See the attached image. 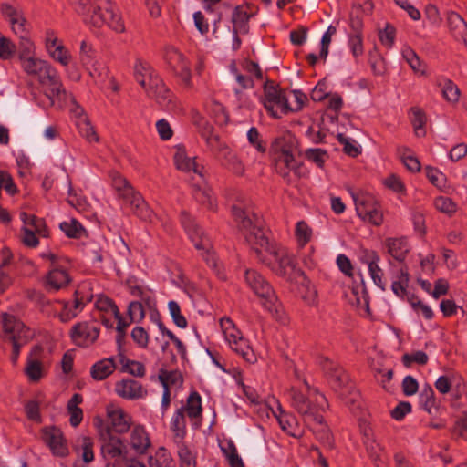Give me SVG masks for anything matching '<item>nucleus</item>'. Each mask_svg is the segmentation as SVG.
<instances>
[{
	"mask_svg": "<svg viewBox=\"0 0 467 467\" xmlns=\"http://www.w3.org/2000/svg\"><path fill=\"white\" fill-rule=\"evenodd\" d=\"M232 215L238 230L260 262L268 265L280 276L285 275L288 269L294 268L292 254L285 247L268 240L263 220L254 213L247 198H236L232 205Z\"/></svg>",
	"mask_w": 467,
	"mask_h": 467,
	"instance_id": "obj_1",
	"label": "nucleus"
},
{
	"mask_svg": "<svg viewBox=\"0 0 467 467\" xmlns=\"http://www.w3.org/2000/svg\"><path fill=\"white\" fill-rule=\"evenodd\" d=\"M287 395L291 407L302 417L304 423L317 437L320 440H329V430L321 414L327 403L326 397L317 389H314L307 397L295 388H292Z\"/></svg>",
	"mask_w": 467,
	"mask_h": 467,
	"instance_id": "obj_2",
	"label": "nucleus"
},
{
	"mask_svg": "<svg viewBox=\"0 0 467 467\" xmlns=\"http://www.w3.org/2000/svg\"><path fill=\"white\" fill-rule=\"evenodd\" d=\"M244 281L247 286L259 298L261 306L278 322L285 324L287 317L274 288L256 270L246 269Z\"/></svg>",
	"mask_w": 467,
	"mask_h": 467,
	"instance_id": "obj_3",
	"label": "nucleus"
},
{
	"mask_svg": "<svg viewBox=\"0 0 467 467\" xmlns=\"http://www.w3.org/2000/svg\"><path fill=\"white\" fill-rule=\"evenodd\" d=\"M87 5L78 11L84 16L85 24L98 28L107 25L117 33L125 31L120 14L109 0H88Z\"/></svg>",
	"mask_w": 467,
	"mask_h": 467,
	"instance_id": "obj_4",
	"label": "nucleus"
},
{
	"mask_svg": "<svg viewBox=\"0 0 467 467\" xmlns=\"http://www.w3.org/2000/svg\"><path fill=\"white\" fill-rule=\"evenodd\" d=\"M181 223L190 240L194 247L200 251V254L206 264L220 279H225L224 268L213 249L212 241L209 236L195 223L194 219L186 211H182L181 213Z\"/></svg>",
	"mask_w": 467,
	"mask_h": 467,
	"instance_id": "obj_5",
	"label": "nucleus"
},
{
	"mask_svg": "<svg viewBox=\"0 0 467 467\" xmlns=\"http://www.w3.org/2000/svg\"><path fill=\"white\" fill-rule=\"evenodd\" d=\"M136 81L144 89L146 95L154 99L161 107H169L172 95L163 80L150 64L137 59L133 67Z\"/></svg>",
	"mask_w": 467,
	"mask_h": 467,
	"instance_id": "obj_6",
	"label": "nucleus"
},
{
	"mask_svg": "<svg viewBox=\"0 0 467 467\" xmlns=\"http://www.w3.org/2000/svg\"><path fill=\"white\" fill-rule=\"evenodd\" d=\"M94 425L101 441L100 451L106 462L105 467H123V461L128 457V449L124 441L113 434L109 427H103L101 418H95Z\"/></svg>",
	"mask_w": 467,
	"mask_h": 467,
	"instance_id": "obj_7",
	"label": "nucleus"
},
{
	"mask_svg": "<svg viewBox=\"0 0 467 467\" xmlns=\"http://www.w3.org/2000/svg\"><path fill=\"white\" fill-rule=\"evenodd\" d=\"M113 188L118 192L120 198L125 201L131 212L143 221H151L153 212L148 206L140 193L135 192L129 182L119 172L110 173Z\"/></svg>",
	"mask_w": 467,
	"mask_h": 467,
	"instance_id": "obj_8",
	"label": "nucleus"
},
{
	"mask_svg": "<svg viewBox=\"0 0 467 467\" xmlns=\"http://www.w3.org/2000/svg\"><path fill=\"white\" fill-rule=\"evenodd\" d=\"M38 82L53 106L62 108L69 102H76L72 94L65 89L58 71L53 66L38 79Z\"/></svg>",
	"mask_w": 467,
	"mask_h": 467,
	"instance_id": "obj_9",
	"label": "nucleus"
},
{
	"mask_svg": "<svg viewBox=\"0 0 467 467\" xmlns=\"http://www.w3.org/2000/svg\"><path fill=\"white\" fill-rule=\"evenodd\" d=\"M289 99L287 93L275 86L273 82L265 84L262 103L273 118L279 119L289 113Z\"/></svg>",
	"mask_w": 467,
	"mask_h": 467,
	"instance_id": "obj_10",
	"label": "nucleus"
},
{
	"mask_svg": "<svg viewBox=\"0 0 467 467\" xmlns=\"http://www.w3.org/2000/svg\"><path fill=\"white\" fill-rule=\"evenodd\" d=\"M32 336L30 329L15 316L7 313L0 316V337L4 340L28 342Z\"/></svg>",
	"mask_w": 467,
	"mask_h": 467,
	"instance_id": "obj_11",
	"label": "nucleus"
},
{
	"mask_svg": "<svg viewBox=\"0 0 467 467\" xmlns=\"http://www.w3.org/2000/svg\"><path fill=\"white\" fill-rule=\"evenodd\" d=\"M317 362L329 378L330 384L335 391L341 396L350 391L352 387L349 385L348 376L341 367L323 356L317 358Z\"/></svg>",
	"mask_w": 467,
	"mask_h": 467,
	"instance_id": "obj_12",
	"label": "nucleus"
},
{
	"mask_svg": "<svg viewBox=\"0 0 467 467\" xmlns=\"http://www.w3.org/2000/svg\"><path fill=\"white\" fill-rule=\"evenodd\" d=\"M41 439L55 457L65 458L69 454L67 441L63 431L56 426H45L40 431Z\"/></svg>",
	"mask_w": 467,
	"mask_h": 467,
	"instance_id": "obj_13",
	"label": "nucleus"
},
{
	"mask_svg": "<svg viewBox=\"0 0 467 467\" xmlns=\"http://www.w3.org/2000/svg\"><path fill=\"white\" fill-rule=\"evenodd\" d=\"M100 333V327L94 321H82L70 329V337L76 346L88 348L93 345Z\"/></svg>",
	"mask_w": 467,
	"mask_h": 467,
	"instance_id": "obj_14",
	"label": "nucleus"
},
{
	"mask_svg": "<svg viewBox=\"0 0 467 467\" xmlns=\"http://www.w3.org/2000/svg\"><path fill=\"white\" fill-rule=\"evenodd\" d=\"M106 413L109 420V425L103 423V427H109L110 431H114L119 434H124L130 429L132 417L119 406L109 404L106 407Z\"/></svg>",
	"mask_w": 467,
	"mask_h": 467,
	"instance_id": "obj_15",
	"label": "nucleus"
},
{
	"mask_svg": "<svg viewBox=\"0 0 467 467\" xmlns=\"http://www.w3.org/2000/svg\"><path fill=\"white\" fill-rule=\"evenodd\" d=\"M274 162L275 171L288 182H291V173L296 177L304 175L302 163L294 154L274 156Z\"/></svg>",
	"mask_w": 467,
	"mask_h": 467,
	"instance_id": "obj_16",
	"label": "nucleus"
},
{
	"mask_svg": "<svg viewBox=\"0 0 467 467\" xmlns=\"http://www.w3.org/2000/svg\"><path fill=\"white\" fill-rule=\"evenodd\" d=\"M116 394L125 400H133L142 399L147 396V389L137 380L124 379L115 383Z\"/></svg>",
	"mask_w": 467,
	"mask_h": 467,
	"instance_id": "obj_17",
	"label": "nucleus"
},
{
	"mask_svg": "<svg viewBox=\"0 0 467 467\" xmlns=\"http://www.w3.org/2000/svg\"><path fill=\"white\" fill-rule=\"evenodd\" d=\"M174 163L176 168L183 172H193L196 178L203 181L204 168L202 165H199L195 161V158H190L182 149H178L174 155Z\"/></svg>",
	"mask_w": 467,
	"mask_h": 467,
	"instance_id": "obj_18",
	"label": "nucleus"
},
{
	"mask_svg": "<svg viewBox=\"0 0 467 467\" xmlns=\"http://www.w3.org/2000/svg\"><path fill=\"white\" fill-rule=\"evenodd\" d=\"M130 445L137 454H145L151 442L144 426L138 424L133 426L130 433Z\"/></svg>",
	"mask_w": 467,
	"mask_h": 467,
	"instance_id": "obj_19",
	"label": "nucleus"
},
{
	"mask_svg": "<svg viewBox=\"0 0 467 467\" xmlns=\"http://www.w3.org/2000/svg\"><path fill=\"white\" fill-rule=\"evenodd\" d=\"M71 278L66 269L54 266L46 275L45 286L47 291L56 292L67 286Z\"/></svg>",
	"mask_w": 467,
	"mask_h": 467,
	"instance_id": "obj_20",
	"label": "nucleus"
},
{
	"mask_svg": "<svg viewBox=\"0 0 467 467\" xmlns=\"http://www.w3.org/2000/svg\"><path fill=\"white\" fill-rule=\"evenodd\" d=\"M279 414H275V418L281 429L293 437H300L303 435V428L298 422L296 417L289 412H285L281 407L278 408Z\"/></svg>",
	"mask_w": 467,
	"mask_h": 467,
	"instance_id": "obj_21",
	"label": "nucleus"
},
{
	"mask_svg": "<svg viewBox=\"0 0 467 467\" xmlns=\"http://www.w3.org/2000/svg\"><path fill=\"white\" fill-rule=\"evenodd\" d=\"M296 148L297 140L291 132L277 137L272 144L274 156L294 154Z\"/></svg>",
	"mask_w": 467,
	"mask_h": 467,
	"instance_id": "obj_22",
	"label": "nucleus"
},
{
	"mask_svg": "<svg viewBox=\"0 0 467 467\" xmlns=\"http://www.w3.org/2000/svg\"><path fill=\"white\" fill-rule=\"evenodd\" d=\"M385 245L389 254L399 262H403L410 252V245L405 238H388Z\"/></svg>",
	"mask_w": 467,
	"mask_h": 467,
	"instance_id": "obj_23",
	"label": "nucleus"
},
{
	"mask_svg": "<svg viewBox=\"0 0 467 467\" xmlns=\"http://www.w3.org/2000/svg\"><path fill=\"white\" fill-rule=\"evenodd\" d=\"M180 409H183V413L187 414L192 420L195 421L194 424L198 425L202 413L200 394L196 391L192 392L187 398L186 404Z\"/></svg>",
	"mask_w": 467,
	"mask_h": 467,
	"instance_id": "obj_24",
	"label": "nucleus"
},
{
	"mask_svg": "<svg viewBox=\"0 0 467 467\" xmlns=\"http://www.w3.org/2000/svg\"><path fill=\"white\" fill-rule=\"evenodd\" d=\"M23 70L30 76H35L37 80L48 70L52 66L47 61L38 57H31L20 61Z\"/></svg>",
	"mask_w": 467,
	"mask_h": 467,
	"instance_id": "obj_25",
	"label": "nucleus"
},
{
	"mask_svg": "<svg viewBox=\"0 0 467 467\" xmlns=\"http://www.w3.org/2000/svg\"><path fill=\"white\" fill-rule=\"evenodd\" d=\"M193 197L195 200L205 205L207 208L213 210L214 208L213 197L212 190L206 185L205 180L202 181L197 179L196 182L192 183Z\"/></svg>",
	"mask_w": 467,
	"mask_h": 467,
	"instance_id": "obj_26",
	"label": "nucleus"
},
{
	"mask_svg": "<svg viewBox=\"0 0 467 467\" xmlns=\"http://www.w3.org/2000/svg\"><path fill=\"white\" fill-rule=\"evenodd\" d=\"M83 67L88 72L95 84L99 88H102L106 80L109 78V68L97 59L90 61V64L83 65Z\"/></svg>",
	"mask_w": 467,
	"mask_h": 467,
	"instance_id": "obj_27",
	"label": "nucleus"
},
{
	"mask_svg": "<svg viewBox=\"0 0 467 467\" xmlns=\"http://www.w3.org/2000/svg\"><path fill=\"white\" fill-rule=\"evenodd\" d=\"M447 23L455 39H466L467 23L458 13L454 11L449 12L447 14Z\"/></svg>",
	"mask_w": 467,
	"mask_h": 467,
	"instance_id": "obj_28",
	"label": "nucleus"
},
{
	"mask_svg": "<svg viewBox=\"0 0 467 467\" xmlns=\"http://www.w3.org/2000/svg\"><path fill=\"white\" fill-rule=\"evenodd\" d=\"M116 369L113 358H103L97 361L90 368V375L95 380H103L110 376Z\"/></svg>",
	"mask_w": 467,
	"mask_h": 467,
	"instance_id": "obj_29",
	"label": "nucleus"
},
{
	"mask_svg": "<svg viewBox=\"0 0 467 467\" xmlns=\"http://www.w3.org/2000/svg\"><path fill=\"white\" fill-rule=\"evenodd\" d=\"M20 219L23 222L22 230L27 229L44 237L47 235V225L42 218L22 212L20 213Z\"/></svg>",
	"mask_w": 467,
	"mask_h": 467,
	"instance_id": "obj_30",
	"label": "nucleus"
},
{
	"mask_svg": "<svg viewBox=\"0 0 467 467\" xmlns=\"http://www.w3.org/2000/svg\"><path fill=\"white\" fill-rule=\"evenodd\" d=\"M83 398L79 393H75L68 400L67 410L69 414V422L72 427H78L83 420V410L78 407Z\"/></svg>",
	"mask_w": 467,
	"mask_h": 467,
	"instance_id": "obj_31",
	"label": "nucleus"
},
{
	"mask_svg": "<svg viewBox=\"0 0 467 467\" xmlns=\"http://www.w3.org/2000/svg\"><path fill=\"white\" fill-rule=\"evenodd\" d=\"M171 430L174 434V440L181 443L186 435V420L183 409H178L171 420Z\"/></svg>",
	"mask_w": 467,
	"mask_h": 467,
	"instance_id": "obj_32",
	"label": "nucleus"
},
{
	"mask_svg": "<svg viewBox=\"0 0 467 467\" xmlns=\"http://www.w3.org/2000/svg\"><path fill=\"white\" fill-rule=\"evenodd\" d=\"M250 20V15L242 6H236L233 12L232 23L233 31L234 33L245 34L248 32V22Z\"/></svg>",
	"mask_w": 467,
	"mask_h": 467,
	"instance_id": "obj_33",
	"label": "nucleus"
},
{
	"mask_svg": "<svg viewBox=\"0 0 467 467\" xmlns=\"http://www.w3.org/2000/svg\"><path fill=\"white\" fill-rule=\"evenodd\" d=\"M79 112L78 120H77V127L78 129L79 133L83 138H85L88 142H98L99 141V136L96 133L93 126L91 125L88 119L84 115L83 109H78Z\"/></svg>",
	"mask_w": 467,
	"mask_h": 467,
	"instance_id": "obj_34",
	"label": "nucleus"
},
{
	"mask_svg": "<svg viewBox=\"0 0 467 467\" xmlns=\"http://www.w3.org/2000/svg\"><path fill=\"white\" fill-rule=\"evenodd\" d=\"M82 299L75 298L73 301L63 303V309L59 313V318L62 322H68L75 318L84 308Z\"/></svg>",
	"mask_w": 467,
	"mask_h": 467,
	"instance_id": "obj_35",
	"label": "nucleus"
},
{
	"mask_svg": "<svg viewBox=\"0 0 467 467\" xmlns=\"http://www.w3.org/2000/svg\"><path fill=\"white\" fill-rule=\"evenodd\" d=\"M351 195L355 203V208L358 215L366 214L365 211H367L368 209L369 210V208H371L377 203V201L374 198V196L368 192H352Z\"/></svg>",
	"mask_w": 467,
	"mask_h": 467,
	"instance_id": "obj_36",
	"label": "nucleus"
},
{
	"mask_svg": "<svg viewBox=\"0 0 467 467\" xmlns=\"http://www.w3.org/2000/svg\"><path fill=\"white\" fill-rule=\"evenodd\" d=\"M229 346L234 352L242 356V358L245 361L251 364L256 362L257 358L254 351L249 346L247 340L244 339L243 337H241L240 339L232 342L231 344H229Z\"/></svg>",
	"mask_w": 467,
	"mask_h": 467,
	"instance_id": "obj_37",
	"label": "nucleus"
},
{
	"mask_svg": "<svg viewBox=\"0 0 467 467\" xmlns=\"http://www.w3.org/2000/svg\"><path fill=\"white\" fill-rule=\"evenodd\" d=\"M119 364L121 372L129 373L133 377L142 378L145 376V366L137 360H132L123 355H119Z\"/></svg>",
	"mask_w": 467,
	"mask_h": 467,
	"instance_id": "obj_38",
	"label": "nucleus"
},
{
	"mask_svg": "<svg viewBox=\"0 0 467 467\" xmlns=\"http://www.w3.org/2000/svg\"><path fill=\"white\" fill-rule=\"evenodd\" d=\"M419 403L420 408L429 414H431L432 410L437 408L435 393L430 385L422 387L419 395Z\"/></svg>",
	"mask_w": 467,
	"mask_h": 467,
	"instance_id": "obj_39",
	"label": "nucleus"
},
{
	"mask_svg": "<svg viewBox=\"0 0 467 467\" xmlns=\"http://www.w3.org/2000/svg\"><path fill=\"white\" fill-rule=\"evenodd\" d=\"M165 59L172 70L175 72L189 65L184 56L174 47H167L164 54Z\"/></svg>",
	"mask_w": 467,
	"mask_h": 467,
	"instance_id": "obj_40",
	"label": "nucleus"
},
{
	"mask_svg": "<svg viewBox=\"0 0 467 467\" xmlns=\"http://www.w3.org/2000/svg\"><path fill=\"white\" fill-rule=\"evenodd\" d=\"M410 121L414 129V132L417 137H424L426 135L425 124L426 116L425 113L419 108H412L410 109Z\"/></svg>",
	"mask_w": 467,
	"mask_h": 467,
	"instance_id": "obj_41",
	"label": "nucleus"
},
{
	"mask_svg": "<svg viewBox=\"0 0 467 467\" xmlns=\"http://www.w3.org/2000/svg\"><path fill=\"white\" fill-rule=\"evenodd\" d=\"M402 57L415 73L425 75V67L420 59L419 56L411 47H404L402 49Z\"/></svg>",
	"mask_w": 467,
	"mask_h": 467,
	"instance_id": "obj_42",
	"label": "nucleus"
},
{
	"mask_svg": "<svg viewBox=\"0 0 467 467\" xmlns=\"http://www.w3.org/2000/svg\"><path fill=\"white\" fill-rule=\"evenodd\" d=\"M203 140L206 143L207 149L219 159L230 149L229 146L225 142L222 141L220 137L215 133Z\"/></svg>",
	"mask_w": 467,
	"mask_h": 467,
	"instance_id": "obj_43",
	"label": "nucleus"
},
{
	"mask_svg": "<svg viewBox=\"0 0 467 467\" xmlns=\"http://www.w3.org/2000/svg\"><path fill=\"white\" fill-rule=\"evenodd\" d=\"M410 282V275L405 268H400L398 280L393 281L391 284V290L393 293L403 298L407 295V287Z\"/></svg>",
	"mask_w": 467,
	"mask_h": 467,
	"instance_id": "obj_44",
	"label": "nucleus"
},
{
	"mask_svg": "<svg viewBox=\"0 0 467 467\" xmlns=\"http://www.w3.org/2000/svg\"><path fill=\"white\" fill-rule=\"evenodd\" d=\"M220 326L224 335V338L228 344H231L234 340L240 339L242 337L241 332L237 329L230 318L223 317L220 320Z\"/></svg>",
	"mask_w": 467,
	"mask_h": 467,
	"instance_id": "obj_45",
	"label": "nucleus"
},
{
	"mask_svg": "<svg viewBox=\"0 0 467 467\" xmlns=\"http://www.w3.org/2000/svg\"><path fill=\"white\" fill-rule=\"evenodd\" d=\"M159 380L161 381L164 389L165 388L170 389V387L171 386L179 387L183 382L182 374L177 370H161L159 375Z\"/></svg>",
	"mask_w": 467,
	"mask_h": 467,
	"instance_id": "obj_46",
	"label": "nucleus"
},
{
	"mask_svg": "<svg viewBox=\"0 0 467 467\" xmlns=\"http://www.w3.org/2000/svg\"><path fill=\"white\" fill-rule=\"evenodd\" d=\"M220 159L225 161L228 168L235 174L242 175L244 171V166L238 156L229 149Z\"/></svg>",
	"mask_w": 467,
	"mask_h": 467,
	"instance_id": "obj_47",
	"label": "nucleus"
},
{
	"mask_svg": "<svg viewBox=\"0 0 467 467\" xmlns=\"http://www.w3.org/2000/svg\"><path fill=\"white\" fill-rule=\"evenodd\" d=\"M192 123L197 128L198 132L202 139H205L214 133L213 125L198 112H194L192 114Z\"/></svg>",
	"mask_w": 467,
	"mask_h": 467,
	"instance_id": "obj_48",
	"label": "nucleus"
},
{
	"mask_svg": "<svg viewBox=\"0 0 467 467\" xmlns=\"http://www.w3.org/2000/svg\"><path fill=\"white\" fill-rule=\"evenodd\" d=\"M59 227L70 238H80L85 231L81 223L75 219L62 222Z\"/></svg>",
	"mask_w": 467,
	"mask_h": 467,
	"instance_id": "obj_49",
	"label": "nucleus"
},
{
	"mask_svg": "<svg viewBox=\"0 0 467 467\" xmlns=\"http://www.w3.org/2000/svg\"><path fill=\"white\" fill-rule=\"evenodd\" d=\"M366 214H359L358 217L364 222L379 226L383 223V213L377 202L374 206L365 211Z\"/></svg>",
	"mask_w": 467,
	"mask_h": 467,
	"instance_id": "obj_50",
	"label": "nucleus"
},
{
	"mask_svg": "<svg viewBox=\"0 0 467 467\" xmlns=\"http://www.w3.org/2000/svg\"><path fill=\"white\" fill-rule=\"evenodd\" d=\"M368 62L371 70L376 76H382L386 73V65L384 58L378 53L377 49L370 51L368 54Z\"/></svg>",
	"mask_w": 467,
	"mask_h": 467,
	"instance_id": "obj_51",
	"label": "nucleus"
},
{
	"mask_svg": "<svg viewBox=\"0 0 467 467\" xmlns=\"http://www.w3.org/2000/svg\"><path fill=\"white\" fill-rule=\"evenodd\" d=\"M379 262L380 261H375L373 264L368 266V269L373 283L382 291H385L386 283L384 281V272L379 265Z\"/></svg>",
	"mask_w": 467,
	"mask_h": 467,
	"instance_id": "obj_52",
	"label": "nucleus"
},
{
	"mask_svg": "<svg viewBox=\"0 0 467 467\" xmlns=\"http://www.w3.org/2000/svg\"><path fill=\"white\" fill-rule=\"evenodd\" d=\"M48 54L55 61L64 67L68 66L71 61V55L63 44H58L54 49L50 50Z\"/></svg>",
	"mask_w": 467,
	"mask_h": 467,
	"instance_id": "obj_53",
	"label": "nucleus"
},
{
	"mask_svg": "<svg viewBox=\"0 0 467 467\" xmlns=\"http://www.w3.org/2000/svg\"><path fill=\"white\" fill-rule=\"evenodd\" d=\"M96 307L99 312L109 314L110 316H118L119 308L115 303L107 296H99L96 301Z\"/></svg>",
	"mask_w": 467,
	"mask_h": 467,
	"instance_id": "obj_54",
	"label": "nucleus"
},
{
	"mask_svg": "<svg viewBox=\"0 0 467 467\" xmlns=\"http://www.w3.org/2000/svg\"><path fill=\"white\" fill-rule=\"evenodd\" d=\"M348 46L355 58L364 54L363 35L348 34Z\"/></svg>",
	"mask_w": 467,
	"mask_h": 467,
	"instance_id": "obj_55",
	"label": "nucleus"
},
{
	"mask_svg": "<svg viewBox=\"0 0 467 467\" xmlns=\"http://www.w3.org/2000/svg\"><path fill=\"white\" fill-rule=\"evenodd\" d=\"M442 95L447 101L455 103L459 100L460 89L451 79H444Z\"/></svg>",
	"mask_w": 467,
	"mask_h": 467,
	"instance_id": "obj_56",
	"label": "nucleus"
},
{
	"mask_svg": "<svg viewBox=\"0 0 467 467\" xmlns=\"http://www.w3.org/2000/svg\"><path fill=\"white\" fill-rule=\"evenodd\" d=\"M296 236L301 246L306 245L310 241L312 230L306 222L300 221L296 223Z\"/></svg>",
	"mask_w": 467,
	"mask_h": 467,
	"instance_id": "obj_57",
	"label": "nucleus"
},
{
	"mask_svg": "<svg viewBox=\"0 0 467 467\" xmlns=\"http://www.w3.org/2000/svg\"><path fill=\"white\" fill-rule=\"evenodd\" d=\"M337 140L343 146V150L346 154L356 157L360 153L359 147L354 140L339 133L337 134Z\"/></svg>",
	"mask_w": 467,
	"mask_h": 467,
	"instance_id": "obj_58",
	"label": "nucleus"
},
{
	"mask_svg": "<svg viewBox=\"0 0 467 467\" xmlns=\"http://www.w3.org/2000/svg\"><path fill=\"white\" fill-rule=\"evenodd\" d=\"M178 455L181 462V467H195V457L190 449L182 441L178 443Z\"/></svg>",
	"mask_w": 467,
	"mask_h": 467,
	"instance_id": "obj_59",
	"label": "nucleus"
},
{
	"mask_svg": "<svg viewBox=\"0 0 467 467\" xmlns=\"http://www.w3.org/2000/svg\"><path fill=\"white\" fill-rule=\"evenodd\" d=\"M396 29L390 24H386L385 27L379 32V41L388 48L392 47L395 42Z\"/></svg>",
	"mask_w": 467,
	"mask_h": 467,
	"instance_id": "obj_60",
	"label": "nucleus"
},
{
	"mask_svg": "<svg viewBox=\"0 0 467 467\" xmlns=\"http://www.w3.org/2000/svg\"><path fill=\"white\" fill-rule=\"evenodd\" d=\"M19 60H25L26 58L34 57V44L29 38V35L19 36Z\"/></svg>",
	"mask_w": 467,
	"mask_h": 467,
	"instance_id": "obj_61",
	"label": "nucleus"
},
{
	"mask_svg": "<svg viewBox=\"0 0 467 467\" xmlns=\"http://www.w3.org/2000/svg\"><path fill=\"white\" fill-rule=\"evenodd\" d=\"M0 11L3 16L9 21L10 25L24 16L19 8H16L8 3L2 4Z\"/></svg>",
	"mask_w": 467,
	"mask_h": 467,
	"instance_id": "obj_62",
	"label": "nucleus"
},
{
	"mask_svg": "<svg viewBox=\"0 0 467 467\" xmlns=\"http://www.w3.org/2000/svg\"><path fill=\"white\" fill-rule=\"evenodd\" d=\"M170 314L172 317L173 322L181 328L187 327L186 318L181 314V308L176 301H170L168 304Z\"/></svg>",
	"mask_w": 467,
	"mask_h": 467,
	"instance_id": "obj_63",
	"label": "nucleus"
},
{
	"mask_svg": "<svg viewBox=\"0 0 467 467\" xmlns=\"http://www.w3.org/2000/svg\"><path fill=\"white\" fill-rule=\"evenodd\" d=\"M306 158L314 162L317 167L322 168L327 158V151L322 149H308L306 150Z\"/></svg>",
	"mask_w": 467,
	"mask_h": 467,
	"instance_id": "obj_64",
	"label": "nucleus"
}]
</instances>
